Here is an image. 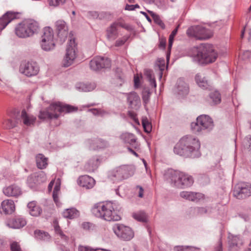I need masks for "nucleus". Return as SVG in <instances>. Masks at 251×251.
<instances>
[{
	"mask_svg": "<svg viewBox=\"0 0 251 251\" xmlns=\"http://www.w3.org/2000/svg\"><path fill=\"white\" fill-rule=\"evenodd\" d=\"M201 143L199 139L192 135L181 138L174 149V152L185 157L195 158L201 156Z\"/></svg>",
	"mask_w": 251,
	"mask_h": 251,
	"instance_id": "f257e3e1",
	"label": "nucleus"
},
{
	"mask_svg": "<svg viewBox=\"0 0 251 251\" xmlns=\"http://www.w3.org/2000/svg\"><path fill=\"white\" fill-rule=\"evenodd\" d=\"M119 211L116 203L110 201L97 203L92 209L96 217L108 221L120 220Z\"/></svg>",
	"mask_w": 251,
	"mask_h": 251,
	"instance_id": "f03ea898",
	"label": "nucleus"
},
{
	"mask_svg": "<svg viewBox=\"0 0 251 251\" xmlns=\"http://www.w3.org/2000/svg\"><path fill=\"white\" fill-rule=\"evenodd\" d=\"M190 55L195 61L205 64L214 62L218 55L213 46L209 44H202L193 48Z\"/></svg>",
	"mask_w": 251,
	"mask_h": 251,
	"instance_id": "7ed1b4c3",
	"label": "nucleus"
},
{
	"mask_svg": "<svg viewBox=\"0 0 251 251\" xmlns=\"http://www.w3.org/2000/svg\"><path fill=\"white\" fill-rule=\"evenodd\" d=\"M164 176L172 185L180 188L190 187L194 182L193 178L191 176L172 169L166 171Z\"/></svg>",
	"mask_w": 251,
	"mask_h": 251,
	"instance_id": "20e7f679",
	"label": "nucleus"
},
{
	"mask_svg": "<svg viewBox=\"0 0 251 251\" xmlns=\"http://www.w3.org/2000/svg\"><path fill=\"white\" fill-rule=\"evenodd\" d=\"M77 110V108L70 105H63L60 102L51 104L45 110L40 112L39 118L40 119H57L62 112L70 113Z\"/></svg>",
	"mask_w": 251,
	"mask_h": 251,
	"instance_id": "39448f33",
	"label": "nucleus"
},
{
	"mask_svg": "<svg viewBox=\"0 0 251 251\" xmlns=\"http://www.w3.org/2000/svg\"><path fill=\"white\" fill-rule=\"evenodd\" d=\"M214 126L212 119L208 116L203 115L199 116L196 122L191 123V129L195 133H199L203 131H209Z\"/></svg>",
	"mask_w": 251,
	"mask_h": 251,
	"instance_id": "423d86ee",
	"label": "nucleus"
},
{
	"mask_svg": "<svg viewBox=\"0 0 251 251\" xmlns=\"http://www.w3.org/2000/svg\"><path fill=\"white\" fill-rule=\"evenodd\" d=\"M186 34L189 37H193L199 40H204L211 38L212 32L210 29L202 26L195 25L187 29Z\"/></svg>",
	"mask_w": 251,
	"mask_h": 251,
	"instance_id": "0eeeda50",
	"label": "nucleus"
},
{
	"mask_svg": "<svg viewBox=\"0 0 251 251\" xmlns=\"http://www.w3.org/2000/svg\"><path fill=\"white\" fill-rule=\"evenodd\" d=\"M55 45L52 29L50 27H45L40 42V46L42 49L44 51H49L54 49Z\"/></svg>",
	"mask_w": 251,
	"mask_h": 251,
	"instance_id": "6e6552de",
	"label": "nucleus"
},
{
	"mask_svg": "<svg viewBox=\"0 0 251 251\" xmlns=\"http://www.w3.org/2000/svg\"><path fill=\"white\" fill-rule=\"evenodd\" d=\"M133 174V172L128 166H122L116 168L108 174V177L114 182L126 179Z\"/></svg>",
	"mask_w": 251,
	"mask_h": 251,
	"instance_id": "1a4fd4ad",
	"label": "nucleus"
},
{
	"mask_svg": "<svg viewBox=\"0 0 251 251\" xmlns=\"http://www.w3.org/2000/svg\"><path fill=\"white\" fill-rule=\"evenodd\" d=\"M113 230L115 234L123 240L129 241L134 237V232L128 226L119 224L113 226Z\"/></svg>",
	"mask_w": 251,
	"mask_h": 251,
	"instance_id": "9d476101",
	"label": "nucleus"
},
{
	"mask_svg": "<svg viewBox=\"0 0 251 251\" xmlns=\"http://www.w3.org/2000/svg\"><path fill=\"white\" fill-rule=\"evenodd\" d=\"M233 195L238 199H243L251 196V184L241 182L236 184L233 191Z\"/></svg>",
	"mask_w": 251,
	"mask_h": 251,
	"instance_id": "9b49d317",
	"label": "nucleus"
},
{
	"mask_svg": "<svg viewBox=\"0 0 251 251\" xmlns=\"http://www.w3.org/2000/svg\"><path fill=\"white\" fill-rule=\"evenodd\" d=\"M76 44L74 39H70L66 49V53L63 60V66L67 67L71 65L76 56Z\"/></svg>",
	"mask_w": 251,
	"mask_h": 251,
	"instance_id": "f8f14e48",
	"label": "nucleus"
},
{
	"mask_svg": "<svg viewBox=\"0 0 251 251\" xmlns=\"http://www.w3.org/2000/svg\"><path fill=\"white\" fill-rule=\"evenodd\" d=\"M20 72L27 77L36 75L39 71V67L34 62H24L20 66Z\"/></svg>",
	"mask_w": 251,
	"mask_h": 251,
	"instance_id": "ddd939ff",
	"label": "nucleus"
},
{
	"mask_svg": "<svg viewBox=\"0 0 251 251\" xmlns=\"http://www.w3.org/2000/svg\"><path fill=\"white\" fill-rule=\"evenodd\" d=\"M111 66V61L107 57L97 56L90 62V67L94 71H98L102 68H108Z\"/></svg>",
	"mask_w": 251,
	"mask_h": 251,
	"instance_id": "4468645a",
	"label": "nucleus"
},
{
	"mask_svg": "<svg viewBox=\"0 0 251 251\" xmlns=\"http://www.w3.org/2000/svg\"><path fill=\"white\" fill-rule=\"evenodd\" d=\"M46 175L43 172L34 173L29 176L27 179V183L30 188H34L36 185L46 181Z\"/></svg>",
	"mask_w": 251,
	"mask_h": 251,
	"instance_id": "2eb2a0df",
	"label": "nucleus"
},
{
	"mask_svg": "<svg viewBox=\"0 0 251 251\" xmlns=\"http://www.w3.org/2000/svg\"><path fill=\"white\" fill-rule=\"evenodd\" d=\"M229 251H239L243 244L239 236L229 234L228 236Z\"/></svg>",
	"mask_w": 251,
	"mask_h": 251,
	"instance_id": "dca6fc26",
	"label": "nucleus"
},
{
	"mask_svg": "<svg viewBox=\"0 0 251 251\" xmlns=\"http://www.w3.org/2000/svg\"><path fill=\"white\" fill-rule=\"evenodd\" d=\"M55 27L60 41L64 42L68 34V28L66 23L63 20H59L55 23Z\"/></svg>",
	"mask_w": 251,
	"mask_h": 251,
	"instance_id": "f3484780",
	"label": "nucleus"
},
{
	"mask_svg": "<svg viewBox=\"0 0 251 251\" xmlns=\"http://www.w3.org/2000/svg\"><path fill=\"white\" fill-rule=\"evenodd\" d=\"M15 209L14 201L11 200L3 201L1 203L0 213L1 214H11Z\"/></svg>",
	"mask_w": 251,
	"mask_h": 251,
	"instance_id": "a211bd4d",
	"label": "nucleus"
},
{
	"mask_svg": "<svg viewBox=\"0 0 251 251\" xmlns=\"http://www.w3.org/2000/svg\"><path fill=\"white\" fill-rule=\"evenodd\" d=\"M3 193L7 197H17L22 194V190L19 186L13 184L3 188Z\"/></svg>",
	"mask_w": 251,
	"mask_h": 251,
	"instance_id": "6ab92c4d",
	"label": "nucleus"
},
{
	"mask_svg": "<svg viewBox=\"0 0 251 251\" xmlns=\"http://www.w3.org/2000/svg\"><path fill=\"white\" fill-rule=\"evenodd\" d=\"M26 224L25 219L23 217H17L9 220L7 226L10 228L19 229L25 226Z\"/></svg>",
	"mask_w": 251,
	"mask_h": 251,
	"instance_id": "aec40b11",
	"label": "nucleus"
},
{
	"mask_svg": "<svg viewBox=\"0 0 251 251\" xmlns=\"http://www.w3.org/2000/svg\"><path fill=\"white\" fill-rule=\"evenodd\" d=\"M17 17V13L8 11L0 18V29H3L6 25Z\"/></svg>",
	"mask_w": 251,
	"mask_h": 251,
	"instance_id": "412c9836",
	"label": "nucleus"
},
{
	"mask_svg": "<svg viewBox=\"0 0 251 251\" xmlns=\"http://www.w3.org/2000/svg\"><path fill=\"white\" fill-rule=\"evenodd\" d=\"M78 183L82 187L91 189L94 186L95 181L93 178L87 175H85L79 177Z\"/></svg>",
	"mask_w": 251,
	"mask_h": 251,
	"instance_id": "4be33fe9",
	"label": "nucleus"
},
{
	"mask_svg": "<svg viewBox=\"0 0 251 251\" xmlns=\"http://www.w3.org/2000/svg\"><path fill=\"white\" fill-rule=\"evenodd\" d=\"M176 92L181 97L184 96L188 94V86L181 78L179 79L177 81Z\"/></svg>",
	"mask_w": 251,
	"mask_h": 251,
	"instance_id": "5701e85b",
	"label": "nucleus"
},
{
	"mask_svg": "<svg viewBox=\"0 0 251 251\" xmlns=\"http://www.w3.org/2000/svg\"><path fill=\"white\" fill-rule=\"evenodd\" d=\"M21 122L26 126H31L34 125L36 118L33 115L28 114L25 109L21 112L20 115Z\"/></svg>",
	"mask_w": 251,
	"mask_h": 251,
	"instance_id": "b1692460",
	"label": "nucleus"
},
{
	"mask_svg": "<svg viewBox=\"0 0 251 251\" xmlns=\"http://www.w3.org/2000/svg\"><path fill=\"white\" fill-rule=\"evenodd\" d=\"M180 196L182 198L193 201H197L203 198V195L201 193L188 191L181 192Z\"/></svg>",
	"mask_w": 251,
	"mask_h": 251,
	"instance_id": "393cba45",
	"label": "nucleus"
},
{
	"mask_svg": "<svg viewBox=\"0 0 251 251\" xmlns=\"http://www.w3.org/2000/svg\"><path fill=\"white\" fill-rule=\"evenodd\" d=\"M29 213L32 216L37 217L42 213V210L36 201H31L27 205Z\"/></svg>",
	"mask_w": 251,
	"mask_h": 251,
	"instance_id": "a878e982",
	"label": "nucleus"
},
{
	"mask_svg": "<svg viewBox=\"0 0 251 251\" xmlns=\"http://www.w3.org/2000/svg\"><path fill=\"white\" fill-rule=\"evenodd\" d=\"M90 148L92 150L103 149L108 147L109 144L105 140L101 139H96L93 140H89Z\"/></svg>",
	"mask_w": 251,
	"mask_h": 251,
	"instance_id": "bb28decb",
	"label": "nucleus"
},
{
	"mask_svg": "<svg viewBox=\"0 0 251 251\" xmlns=\"http://www.w3.org/2000/svg\"><path fill=\"white\" fill-rule=\"evenodd\" d=\"M118 35L117 24L113 23L107 28L106 38L109 41H114L118 37Z\"/></svg>",
	"mask_w": 251,
	"mask_h": 251,
	"instance_id": "cd10ccee",
	"label": "nucleus"
},
{
	"mask_svg": "<svg viewBox=\"0 0 251 251\" xmlns=\"http://www.w3.org/2000/svg\"><path fill=\"white\" fill-rule=\"evenodd\" d=\"M24 23L30 36L38 32L39 26L38 23L36 21L33 20H29L24 22Z\"/></svg>",
	"mask_w": 251,
	"mask_h": 251,
	"instance_id": "c85d7f7f",
	"label": "nucleus"
},
{
	"mask_svg": "<svg viewBox=\"0 0 251 251\" xmlns=\"http://www.w3.org/2000/svg\"><path fill=\"white\" fill-rule=\"evenodd\" d=\"M127 101L131 108H135L139 106L140 100L136 93L132 92L127 94Z\"/></svg>",
	"mask_w": 251,
	"mask_h": 251,
	"instance_id": "c756f323",
	"label": "nucleus"
},
{
	"mask_svg": "<svg viewBox=\"0 0 251 251\" xmlns=\"http://www.w3.org/2000/svg\"><path fill=\"white\" fill-rule=\"evenodd\" d=\"M15 33L20 38H26L30 36L24 22L17 25L15 28Z\"/></svg>",
	"mask_w": 251,
	"mask_h": 251,
	"instance_id": "7c9ffc66",
	"label": "nucleus"
},
{
	"mask_svg": "<svg viewBox=\"0 0 251 251\" xmlns=\"http://www.w3.org/2000/svg\"><path fill=\"white\" fill-rule=\"evenodd\" d=\"M48 158L42 153H39L36 156L37 167L40 169H45L48 166Z\"/></svg>",
	"mask_w": 251,
	"mask_h": 251,
	"instance_id": "2f4dec72",
	"label": "nucleus"
},
{
	"mask_svg": "<svg viewBox=\"0 0 251 251\" xmlns=\"http://www.w3.org/2000/svg\"><path fill=\"white\" fill-rule=\"evenodd\" d=\"M121 139L126 143H127L132 146H135L136 144V140L135 136L132 133H125L121 135Z\"/></svg>",
	"mask_w": 251,
	"mask_h": 251,
	"instance_id": "473e14b6",
	"label": "nucleus"
},
{
	"mask_svg": "<svg viewBox=\"0 0 251 251\" xmlns=\"http://www.w3.org/2000/svg\"><path fill=\"white\" fill-rule=\"evenodd\" d=\"M99 164V158L97 157H94L90 159L85 165V169L88 172H94L98 168Z\"/></svg>",
	"mask_w": 251,
	"mask_h": 251,
	"instance_id": "72a5a7b5",
	"label": "nucleus"
},
{
	"mask_svg": "<svg viewBox=\"0 0 251 251\" xmlns=\"http://www.w3.org/2000/svg\"><path fill=\"white\" fill-rule=\"evenodd\" d=\"M195 80L198 85L203 89H206L208 88L209 85L207 80L205 77L201 74H198L195 77Z\"/></svg>",
	"mask_w": 251,
	"mask_h": 251,
	"instance_id": "f704fd0d",
	"label": "nucleus"
},
{
	"mask_svg": "<svg viewBox=\"0 0 251 251\" xmlns=\"http://www.w3.org/2000/svg\"><path fill=\"white\" fill-rule=\"evenodd\" d=\"M78 215V211L74 208L67 209L63 212L64 217L71 219L76 218Z\"/></svg>",
	"mask_w": 251,
	"mask_h": 251,
	"instance_id": "c9c22d12",
	"label": "nucleus"
},
{
	"mask_svg": "<svg viewBox=\"0 0 251 251\" xmlns=\"http://www.w3.org/2000/svg\"><path fill=\"white\" fill-rule=\"evenodd\" d=\"M145 75L150 82V85L155 88L156 87V83L153 75V72L150 70H146L145 71Z\"/></svg>",
	"mask_w": 251,
	"mask_h": 251,
	"instance_id": "e433bc0d",
	"label": "nucleus"
},
{
	"mask_svg": "<svg viewBox=\"0 0 251 251\" xmlns=\"http://www.w3.org/2000/svg\"><path fill=\"white\" fill-rule=\"evenodd\" d=\"M96 88V84L92 83H82L80 84L79 89L84 92H90Z\"/></svg>",
	"mask_w": 251,
	"mask_h": 251,
	"instance_id": "4c0bfd02",
	"label": "nucleus"
},
{
	"mask_svg": "<svg viewBox=\"0 0 251 251\" xmlns=\"http://www.w3.org/2000/svg\"><path fill=\"white\" fill-rule=\"evenodd\" d=\"M157 65L158 67L159 72V79H161L162 77L163 72L164 71L165 69L167 68V66L165 65V61L164 59L159 58L158 59Z\"/></svg>",
	"mask_w": 251,
	"mask_h": 251,
	"instance_id": "58836bf2",
	"label": "nucleus"
},
{
	"mask_svg": "<svg viewBox=\"0 0 251 251\" xmlns=\"http://www.w3.org/2000/svg\"><path fill=\"white\" fill-rule=\"evenodd\" d=\"M209 98L213 101L214 104H217L221 102V95L218 91L211 92Z\"/></svg>",
	"mask_w": 251,
	"mask_h": 251,
	"instance_id": "ea45409f",
	"label": "nucleus"
},
{
	"mask_svg": "<svg viewBox=\"0 0 251 251\" xmlns=\"http://www.w3.org/2000/svg\"><path fill=\"white\" fill-rule=\"evenodd\" d=\"M133 217L140 222H146L147 220V215L143 211H139L133 213Z\"/></svg>",
	"mask_w": 251,
	"mask_h": 251,
	"instance_id": "a19ab883",
	"label": "nucleus"
},
{
	"mask_svg": "<svg viewBox=\"0 0 251 251\" xmlns=\"http://www.w3.org/2000/svg\"><path fill=\"white\" fill-rule=\"evenodd\" d=\"M18 123V120L17 119L16 121L13 120L11 119H8L5 120L3 122V124L4 126V127L6 129H11L16 126L17 123Z\"/></svg>",
	"mask_w": 251,
	"mask_h": 251,
	"instance_id": "79ce46f5",
	"label": "nucleus"
},
{
	"mask_svg": "<svg viewBox=\"0 0 251 251\" xmlns=\"http://www.w3.org/2000/svg\"><path fill=\"white\" fill-rule=\"evenodd\" d=\"M148 12L150 14V15L152 17L154 22L157 25H158L160 26H161L162 28H164L165 25L162 20L160 19L159 16L156 14L154 13L153 12L151 11H148Z\"/></svg>",
	"mask_w": 251,
	"mask_h": 251,
	"instance_id": "37998d69",
	"label": "nucleus"
},
{
	"mask_svg": "<svg viewBox=\"0 0 251 251\" xmlns=\"http://www.w3.org/2000/svg\"><path fill=\"white\" fill-rule=\"evenodd\" d=\"M36 238L38 239L46 240L50 238V235L47 232L41 230H35L34 232Z\"/></svg>",
	"mask_w": 251,
	"mask_h": 251,
	"instance_id": "c03bdc74",
	"label": "nucleus"
},
{
	"mask_svg": "<svg viewBox=\"0 0 251 251\" xmlns=\"http://www.w3.org/2000/svg\"><path fill=\"white\" fill-rule=\"evenodd\" d=\"M142 123L144 130L147 133H149L151 130V125L147 118H143Z\"/></svg>",
	"mask_w": 251,
	"mask_h": 251,
	"instance_id": "a18cd8bd",
	"label": "nucleus"
},
{
	"mask_svg": "<svg viewBox=\"0 0 251 251\" xmlns=\"http://www.w3.org/2000/svg\"><path fill=\"white\" fill-rule=\"evenodd\" d=\"M54 230L56 233L60 236L62 239L64 240L65 241L68 240V237L63 233L58 225H56L54 226Z\"/></svg>",
	"mask_w": 251,
	"mask_h": 251,
	"instance_id": "49530a36",
	"label": "nucleus"
},
{
	"mask_svg": "<svg viewBox=\"0 0 251 251\" xmlns=\"http://www.w3.org/2000/svg\"><path fill=\"white\" fill-rule=\"evenodd\" d=\"M129 36L125 35L121 38L116 41L115 43V47H120L123 45L126 42L128 39Z\"/></svg>",
	"mask_w": 251,
	"mask_h": 251,
	"instance_id": "de8ad7c7",
	"label": "nucleus"
},
{
	"mask_svg": "<svg viewBox=\"0 0 251 251\" xmlns=\"http://www.w3.org/2000/svg\"><path fill=\"white\" fill-rule=\"evenodd\" d=\"M82 228L87 230L91 231L95 229L96 226L95 225L89 222H84L82 224Z\"/></svg>",
	"mask_w": 251,
	"mask_h": 251,
	"instance_id": "09e8293b",
	"label": "nucleus"
},
{
	"mask_svg": "<svg viewBox=\"0 0 251 251\" xmlns=\"http://www.w3.org/2000/svg\"><path fill=\"white\" fill-rule=\"evenodd\" d=\"M190 249L191 251H194L192 249H196V248L189 246H176L174 248V251H187V250ZM198 249V248H197Z\"/></svg>",
	"mask_w": 251,
	"mask_h": 251,
	"instance_id": "8fccbe9b",
	"label": "nucleus"
},
{
	"mask_svg": "<svg viewBox=\"0 0 251 251\" xmlns=\"http://www.w3.org/2000/svg\"><path fill=\"white\" fill-rule=\"evenodd\" d=\"M66 0H49V4L51 6H57L63 4Z\"/></svg>",
	"mask_w": 251,
	"mask_h": 251,
	"instance_id": "3c124183",
	"label": "nucleus"
},
{
	"mask_svg": "<svg viewBox=\"0 0 251 251\" xmlns=\"http://www.w3.org/2000/svg\"><path fill=\"white\" fill-rule=\"evenodd\" d=\"M10 248L12 251H22L19 244L16 242L11 244Z\"/></svg>",
	"mask_w": 251,
	"mask_h": 251,
	"instance_id": "603ef678",
	"label": "nucleus"
},
{
	"mask_svg": "<svg viewBox=\"0 0 251 251\" xmlns=\"http://www.w3.org/2000/svg\"><path fill=\"white\" fill-rule=\"evenodd\" d=\"M78 251H95V249H93L89 246H83L80 245L78 248Z\"/></svg>",
	"mask_w": 251,
	"mask_h": 251,
	"instance_id": "864d4df0",
	"label": "nucleus"
},
{
	"mask_svg": "<svg viewBox=\"0 0 251 251\" xmlns=\"http://www.w3.org/2000/svg\"><path fill=\"white\" fill-rule=\"evenodd\" d=\"M136 191L138 190V196L139 198H143L144 196V189L142 187L139 185H137L136 186Z\"/></svg>",
	"mask_w": 251,
	"mask_h": 251,
	"instance_id": "5fc2aeb1",
	"label": "nucleus"
},
{
	"mask_svg": "<svg viewBox=\"0 0 251 251\" xmlns=\"http://www.w3.org/2000/svg\"><path fill=\"white\" fill-rule=\"evenodd\" d=\"M197 212L199 215H202L207 213V211L205 208L204 207H197L196 208Z\"/></svg>",
	"mask_w": 251,
	"mask_h": 251,
	"instance_id": "6e6d98bb",
	"label": "nucleus"
},
{
	"mask_svg": "<svg viewBox=\"0 0 251 251\" xmlns=\"http://www.w3.org/2000/svg\"><path fill=\"white\" fill-rule=\"evenodd\" d=\"M175 37V36L173 35V34L172 33H171V34L169 36L168 45V48L169 49H170L172 48Z\"/></svg>",
	"mask_w": 251,
	"mask_h": 251,
	"instance_id": "4d7b16f0",
	"label": "nucleus"
},
{
	"mask_svg": "<svg viewBox=\"0 0 251 251\" xmlns=\"http://www.w3.org/2000/svg\"><path fill=\"white\" fill-rule=\"evenodd\" d=\"M175 37V36L173 35V34L172 33H171V34L169 36L168 45V48L169 49H170L172 48Z\"/></svg>",
	"mask_w": 251,
	"mask_h": 251,
	"instance_id": "13d9d810",
	"label": "nucleus"
},
{
	"mask_svg": "<svg viewBox=\"0 0 251 251\" xmlns=\"http://www.w3.org/2000/svg\"><path fill=\"white\" fill-rule=\"evenodd\" d=\"M245 142H247L248 145V149L251 151V135H248L245 139Z\"/></svg>",
	"mask_w": 251,
	"mask_h": 251,
	"instance_id": "bf43d9fd",
	"label": "nucleus"
},
{
	"mask_svg": "<svg viewBox=\"0 0 251 251\" xmlns=\"http://www.w3.org/2000/svg\"><path fill=\"white\" fill-rule=\"evenodd\" d=\"M94 115H102V111L98 109H91L89 110Z\"/></svg>",
	"mask_w": 251,
	"mask_h": 251,
	"instance_id": "052dcab7",
	"label": "nucleus"
},
{
	"mask_svg": "<svg viewBox=\"0 0 251 251\" xmlns=\"http://www.w3.org/2000/svg\"><path fill=\"white\" fill-rule=\"evenodd\" d=\"M117 24V27L118 26H121L124 28H125L127 30H130L131 29L130 25L126 24H123L120 22L116 23Z\"/></svg>",
	"mask_w": 251,
	"mask_h": 251,
	"instance_id": "680f3d73",
	"label": "nucleus"
},
{
	"mask_svg": "<svg viewBox=\"0 0 251 251\" xmlns=\"http://www.w3.org/2000/svg\"><path fill=\"white\" fill-rule=\"evenodd\" d=\"M129 116L134 120V122L136 124L139 125V122L138 119L136 117V115H135L134 113H132V112H129Z\"/></svg>",
	"mask_w": 251,
	"mask_h": 251,
	"instance_id": "e2e57ef3",
	"label": "nucleus"
},
{
	"mask_svg": "<svg viewBox=\"0 0 251 251\" xmlns=\"http://www.w3.org/2000/svg\"><path fill=\"white\" fill-rule=\"evenodd\" d=\"M215 251H223L222 243L221 240L219 241L217 247L215 248Z\"/></svg>",
	"mask_w": 251,
	"mask_h": 251,
	"instance_id": "0e129e2a",
	"label": "nucleus"
},
{
	"mask_svg": "<svg viewBox=\"0 0 251 251\" xmlns=\"http://www.w3.org/2000/svg\"><path fill=\"white\" fill-rule=\"evenodd\" d=\"M60 184L56 183L54 188L53 193H59V191H60Z\"/></svg>",
	"mask_w": 251,
	"mask_h": 251,
	"instance_id": "69168bd1",
	"label": "nucleus"
},
{
	"mask_svg": "<svg viewBox=\"0 0 251 251\" xmlns=\"http://www.w3.org/2000/svg\"><path fill=\"white\" fill-rule=\"evenodd\" d=\"M58 194L56 193H53L52 197L53 198V200L56 203H57L58 201Z\"/></svg>",
	"mask_w": 251,
	"mask_h": 251,
	"instance_id": "338daca9",
	"label": "nucleus"
},
{
	"mask_svg": "<svg viewBox=\"0 0 251 251\" xmlns=\"http://www.w3.org/2000/svg\"><path fill=\"white\" fill-rule=\"evenodd\" d=\"M125 9L126 10L132 11L134 10L133 5L126 4L125 7Z\"/></svg>",
	"mask_w": 251,
	"mask_h": 251,
	"instance_id": "774afa93",
	"label": "nucleus"
}]
</instances>
